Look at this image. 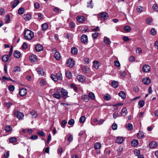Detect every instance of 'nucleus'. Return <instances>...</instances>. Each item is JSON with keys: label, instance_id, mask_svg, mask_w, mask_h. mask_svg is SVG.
<instances>
[{"label": "nucleus", "instance_id": "1", "mask_svg": "<svg viewBox=\"0 0 158 158\" xmlns=\"http://www.w3.org/2000/svg\"><path fill=\"white\" fill-rule=\"evenodd\" d=\"M24 37L26 39L30 40L34 37L33 32L29 30H26L24 32Z\"/></svg>", "mask_w": 158, "mask_h": 158}, {"label": "nucleus", "instance_id": "2", "mask_svg": "<svg viewBox=\"0 0 158 158\" xmlns=\"http://www.w3.org/2000/svg\"><path fill=\"white\" fill-rule=\"evenodd\" d=\"M98 17L101 20H104L108 18L109 15L107 13L103 12L99 15Z\"/></svg>", "mask_w": 158, "mask_h": 158}, {"label": "nucleus", "instance_id": "3", "mask_svg": "<svg viewBox=\"0 0 158 158\" xmlns=\"http://www.w3.org/2000/svg\"><path fill=\"white\" fill-rule=\"evenodd\" d=\"M60 90L59 89H57L52 94V95L54 98L57 99H60L61 98V95L60 94Z\"/></svg>", "mask_w": 158, "mask_h": 158}, {"label": "nucleus", "instance_id": "4", "mask_svg": "<svg viewBox=\"0 0 158 158\" xmlns=\"http://www.w3.org/2000/svg\"><path fill=\"white\" fill-rule=\"evenodd\" d=\"M67 65L70 68L73 67L74 65V62L73 59H69L67 61Z\"/></svg>", "mask_w": 158, "mask_h": 158}, {"label": "nucleus", "instance_id": "5", "mask_svg": "<svg viewBox=\"0 0 158 158\" xmlns=\"http://www.w3.org/2000/svg\"><path fill=\"white\" fill-rule=\"evenodd\" d=\"M19 93L21 96H24L27 93V89L24 88H23L19 90Z\"/></svg>", "mask_w": 158, "mask_h": 158}, {"label": "nucleus", "instance_id": "6", "mask_svg": "<svg viewBox=\"0 0 158 158\" xmlns=\"http://www.w3.org/2000/svg\"><path fill=\"white\" fill-rule=\"evenodd\" d=\"M150 66L148 64H145L143 65L142 67V69L144 72L148 73L150 71Z\"/></svg>", "mask_w": 158, "mask_h": 158}, {"label": "nucleus", "instance_id": "7", "mask_svg": "<svg viewBox=\"0 0 158 158\" xmlns=\"http://www.w3.org/2000/svg\"><path fill=\"white\" fill-rule=\"evenodd\" d=\"M81 40L83 43H86L88 42V37L87 35L85 34L82 35L81 37Z\"/></svg>", "mask_w": 158, "mask_h": 158}, {"label": "nucleus", "instance_id": "8", "mask_svg": "<svg viewBox=\"0 0 158 158\" xmlns=\"http://www.w3.org/2000/svg\"><path fill=\"white\" fill-rule=\"evenodd\" d=\"M19 3V0H14L11 2V7L12 8H15Z\"/></svg>", "mask_w": 158, "mask_h": 158}, {"label": "nucleus", "instance_id": "9", "mask_svg": "<svg viewBox=\"0 0 158 158\" xmlns=\"http://www.w3.org/2000/svg\"><path fill=\"white\" fill-rule=\"evenodd\" d=\"M124 140V139L123 137H118L115 140L116 143L119 144L122 143L123 141Z\"/></svg>", "mask_w": 158, "mask_h": 158}, {"label": "nucleus", "instance_id": "10", "mask_svg": "<svg viewBox=\"0 0 158 158\" xmlns=\"http://www.w3.org/2000/svg\"><path fill=\"white\" fill-rule=\"evenodd\" d=\"M29 60L31 62H35L37 60V57L35 55H31L29 57Z\"/></svg>", "mask_w": 158, "mask_h": 158}, {"label": "nucleus", "instance_id": "11", "mask_svg": "<svg viewBox=\"0 0 158 158\" xmlns=\"http://www.w3.org/2000/svg\"><path fill=\"white\" fill-rule=\"evenodd\" d=\"M15 114L16 115L17 118H18L19 119H22L24 117V115L23 113L20 112H16Z\"/></svg>", "mask_w": 158, "mask_h": 158}, {"label": "nucleus", "instance_id": "12", "mask_svg": "<svg viewBox=\"0 0 158 158\" xmlns=\"http://www.w3.org/2000/svg\"><path fill=\"white\" fill-rule=\"evenodd\" d=\"M34 16L35 17L39 20L41 19L43 17V15L40 13H35L34 14Z\"/></svg>", "mask_w": 158, "mask_h": 158}, {"label": "nucleus", "instance_id": "13", "mask_svg": "<svg viewBox=\"0 0 158 158\" xmlns=\"http://www.w3.org/2000/svg\"><path fill=\"white\" fill-rule=\"evenodd\" d=\"M77 78L79 81L81 82H84L85 80V77L82 75H79L77 76Z\"/></svg>", "mask_w": 158, "mask_h": 158}, {"label": "nucleus", "instance_id": "14", "mask_svg": "<svg viewBox=\"0 0 158 158\" xmlns=\"http://www.w3.org/2000/svg\"><path fill=\"white\" fill-rule=\"evenodd\" d=\"M142 82L145 85H148L151 82V80L149 77L144 78L142 80Z\"/></svg>", "mask_w": 158, "mask_h": 158}, {"label": "nucleus", "instance_id": "15", "mask_svg": "<svg viewBox=\"0 0 158 158\" xmlns=\"http://www.w3.org/2000/svg\"><path fill=\"white\" fill-rule=\"evenodd\" d=\"M149 146L151 148H154L157 147V143L154 141H152L149 143Z\"/></svg>", "mask_w": 158, "mask_h": 158}, {"label": "nucleus", "instance_id": "16", "mask_svg": "<svg viewBox=\"0 0 158 158\" xmlns=\"http://www.w3.org/2000/svg\"><path fill=\"white\" fill-rule=\"evenodd\" d=\"M77 21L80 23H83L85 20V18L83 16H79L77 18Z\"/></svg>", "mask_w": 158, "mask_h": 158}, {"label": "nucleus", "instance_id": "17", "mask_svg": "<svg viewBox=\"0 0 158 158\" xmlns=\"http://www.w3.org/2000/svg\"><path fill=\"white\" fill-rule=\"evenodd\" d=\"M9 56L7 55H3L2 58V61L4 62H7L9 60Z\"/></svg>", "mask_w": 158, "mask_h": 158}, {"label": "nucleus", "instance_id": "18", "mask_svg": "<svg viewBox=\"0 0 158 158\" xmlns=\"http://www.w3.org/2000/svg\"><path fill=\"white\" fill-rule=\"evenodd\" d=\"M37 72L39 74L43 75L44 74V72L43 71V69L41 68H38L36 69Z\"/></svg>", "mask_w": 158, "mask_h": 158}, {"label": "nucleus", "instance_id": "19", "mask_svg": "<svg viewBox=\"0 0 158 158\" xmlns=\"http://www.w3.org/2000/svg\"><path fill=\"white\" fill-rule=\"evenodd\" d=\"M14 55L15 57L19 58L20 56L21 53L19 51H15L14 52Z\"/></svg>", "mask_w": 158, "mask_h": 158}, {"label": "nucleus", "instance_id": "20", "mask_svg": "<svg viewBox=\"0 0 158 158\" xmlns=\"http://www.w3.org/2000/svg\"><path fill=\"white\" fill-rule=\"evenodd\" d=\"M5 130L6 132H11L12 130L11 127L10 125H8L5 128Z\"/></svg>", "mask_w": 158, "mask_h": 158}, {"label": "nucleus", "instance_id": "21", "mask_svg": "<svg viewBox=\"0 0 158 158\" xmlns=\"http://www.w3.org/2000/svg\"><path fill=\"white\" fill-rule=\"evenodd\" d=\"M35 49L36 51L40 52L43 50V48L41 45L38 44L35 46Z\"/></svg>", "mask_w": 158, "mask_h": 158}, {"label": "nucleus", "instance_id": "22", "mask_svg": "<svg viewBox=\"0 0 158 158\" xmlns=\"http://www.w3.org/2000/svg\"><path fill=\"white\" fill-rule=\"evenodd\" d=\"M137 137L139 139L143 138L144 137L143 133L142 132L139 131L137 134Z\"/></svg>", "mask_w": 158, "mask_h": 158}, {"label": "nucleus", "instance_id": "23", "mask_svg": "<svg viewBox=\"0 0 158 158\" xmlns=\"http://www.w3.org/2000/svg\"><path fill=\"white\" fill-rule=\"evenodd\" d=\"M127 110L126 107L122 109L121 111V114L122 116H124L127 114Z\"/></svg>", "mask_w": 158, "mask_h": 158}, {"label": "nucleus", "instance_id": "24", "mask_svg": "<svg viewBox=\"0 0 158 158\" xmlns=\"http://www.w3.org/2000/svg\"><path fill=\"white\" fill-rule=\"evenodd\" d=\"M24 19L26 20H29L31 19V16L30 14H27L23 16Z\"/></svg>", "mask_w": 158, "mask_h": 158}, {"label": "nucleus", "instance_id": "25", "mask_svg": "<svg viewBox=\"0 0 158 158\" xmlns=\"http://www.w3.org/2000/svg\"><path fill=\"white\" fill-rule=\"evenodd\" d=\"M138 141L136 139H133L131 142V145L134 147L136 146L138 144Z\"/></svg>", "mask_w": 158, "mask_h": 158}, {"label": "nucleus", "instance_id": "26", "mask_svg": "<svg viewBox=\"0 0 158 158\" xmlns=\"http://www.w3.org/2000/svg\"><path fill=\"white\" fill-rule=\"evenodd\" d=\"M56 78L57 79V81L59 80H61L62 79V74L60 73H57L56 75Z\"/></svg>", "mask_w": 158, "mask_h": 158}, {"label": "nucleus", "instance_id": "27", "mask_svg": "<svg viewBox=\"0 0 158 158\" xmlns=\"http://www.w3.org/2000/svg\"><path fill=\"white\" fill-rule=\"evenodd\" d=\"M104 42L106 45H108L110 44L111 42L109 38L106 37H105L104 38Z\"/></svg>", "mask_w": 158, "mask_h": 158}, {"label": "nucleus", "instance_id": "28", "mask_svg": "<svg viewBox=\"0 0 158 158\" xmlns=\"http://www.w3.org/2000/svg\"><path fill=\"white\" fill-rule=\"evenodd\" d=\"M112 85L114 88H117L118 85V82L115 81H113L112 82Z\"/></svg>", "mask_w": 158, "mask_h": 158}, {"label": "nucleus", "instance_id": "29", "mask_svg": "<svg viewBox=\"0 0 158 158\" xmlns=\"http://www.w3.org/2000/svg\"><path fill=\"white\" fill-rule=\"evenodd\" d=\"M93 65L94 67L96 69H98L100 65V63L98 61H94L93 62Z\"/></svg>", "mask_w": 158, "mask_h": 158}, {"label": "nucleus", "instance_id": "30", "mask_svg": "<svg viewBox=\"0 0 158 158\" xmlns=\"http://www.w3.org/2000/svg\"><path fill=\"white\" fill-rule=\"evenodd\" d=\"M54 57L57 60L60 59V55L58 52H56L54 54Z\"/></svg>", "mask_w": 158, "mask_h": 158}, {"label": "nucleus", "instance_id": "31", "mask_svg": "<svg viewBox=\"0 0 158 158\" xmlns=\"http://www.w3.org/2000/svg\"><path fill=\"white\" fill-rule=\"evenodd\" d=\"M88 96L89 98H90L92 100H94L95 99L94 94L93 93L91 92L88 94Z\"/></svg>", "mask_w": 158, "mask_h": 158}, {"label": "nucleus", "instance_id": "32", "mask_svg": "<svg viewBox=\"0 0 158 158\" xmlns=\"http://www.w3.org/2000/svg\"><path fill=\"white\" fill-rule=\"evenodd\" d=\"M119 96L121 97L123 99H124L126 97V95L125 93L123 91H120L118 93Z\"/></svg>", "mask_w": 158, "mask_h": 158}, {"label": "nucleus", "instance_id": "33", "mask_svg": "<svg viewBox=\"0 0 158 158\" xmlns=\"http://www.w3.org/2000/svg\"><path fill=\"white\" fill-rule=\"evenodd\" d=\"M77 49L76 48H73L71 49V52L72 54L75 55L77 53Z\"/></svg>", "mask_w": 158, "mask_h": 158}, {"label": "nucleus", "instance_id": "34", "mask_svg": "<svg viewBox=\"0 0 158 158\" xmlns=\"http://www.w3.org/2000/svg\"><path fill=\"white\" fill-rule=\"evenodd\" d=\"M30 114L31 115L33 118H36L37 116V112L35 111H32L30 112Z\"/></svg>", "mask_w": 158, "mask_h": 158}, {"label": "nucleus", "instance_id": "35", "mask_svg": "<svg viewBox=\"0 0 158 158\" xmlns=\"http://www.w3.org/2000/svg\"><path fill=\"white\" fill-rule=\"evenodd\" d=\"M101 147V145L98 142L96 143L94 145V148L95 149H98L100 148Z\"/></svg>", "mask_w": 158, "mask_h": 158}, {"label": "nucleus", "instance_id": "36", "mask_svg": "<svg viewBox=\"0 0 158 158\" xmlns=\"http://www.w3.org/2000/svg\"><path fill=\"white\" fill-rule=\"evenodd\" d=\"M82 99L84 101L87 102L89 101V99L88 96L86 95H83L82 96Z\"/></svg>", "mask_w": 158, "mask_h": 158}, {"label": "nucleus", "instance_id": "37", "mask_svg": "<svg viewBox=\"0 0 158 158\" xmlns=\"http://www.w3.org/2000/svg\"><path fill=\"white\" fill-rule=\"evenodd\" d=\"M5 20L6 23H9L10 22V17L9 15H6L5 18Z\"/></svg>", "mask_w": 158, "mask_h": 158}, {"label": "nucleus", "instance_id": "38", "mask_svg": "<svg viewBox=\"0 0 158 158\" xmlns=\"http://www.w3.org/2000/svg\"><path fill=\"white\" fill-rule=\"evenodd\" d=\"M9 141L11 143H14L17 141V139L15 137H12L9 138Z\"/></svg>", "mask_w": 158, "mask_h": 158}, {"label": "nucleus", "instance_id": "39", "mask_svg": "<svg viewBox=\"0 0 158 158\" xmlns=\"http://www.w3.org/2000/svg\"><path fill=\"white\" fill-rule=\"evenodd\" d=\"M60 92L61 93L62 95L64 96H67L68 94V92L66 90L64 89H62L60 90Z\"/></svg>", "mask_w": 158, "mask_h": 158}, {"label": "nucleus", "instance_id": "40", "mask_svg": "<svg viewBox=\"0 0 158 158\" xmlns=\"http://www.w3.org/2000/svg\"><path fill=\"white\" fill-rule=\"evenodd\" d=\"M133 127L132 124L130 123H128L127 125L126 126V127L127 130L129 131L131 130L132 129Z\"/></svg>", "mask_w": 158, "mask_h": 158}, {"label": "nucleus", "instance_id": "41", "mask_svg": "<svg viewBox=\"0 0 158 158\" xmlns=\"http://www.w3.org/2000/svg\"><path fill=\"white\" fill-rule=\"evenodd\" d=\"M143 7L141 6H138L137 7V11L138 12L141 13L143 11Z\"/></svg>", "mask_w": 158, "mask_h": 158}, {"label": "nucleus", "instance_id": "42", "mask_svg": "<svg viewBox=\"0 0 158 158\" xmlns=\"http://www.w3.org/2000/svg\"><path fill=\"white\" fill-rule=\"evenodd\" d=\"M82 69L83 72L85 73H88V71L89 70L88 67L86 66H84L82 67Z\"/></svg>", "mask_w": 158, "mask_h": 158}, {"label": "nucleus", "instance_id": "43", "mask_svg": "<svg viewBox=\"0 0 158 158\" xmlns=\"http://www.w3.org/2000/svg\"><path fill=\"white\" fill-rule=\"evenodd\" d=\"M103 98L105 100L108 101L110 99L111 97L109 94H106L104 96Z\"/></svg>", "mask_w": 158, "mask_h": 158}, {"label": "nucleus", "instance_id": "44", "mask_svg": "<svg viewBox=\"0 0 158 158\" xmlns=\"http://www.w3.org/2000/svg\"><path fill=\"white\" fill-rule=\"evenodd\" d=\"M131 27L128 26H126L124 27V30L126 32H129L131 30Z\"/></svg>", "mask_w": 158, "mask_h": 158}, {"label": "nucleus", "instance_id": "45", "mask_svg": "<svg viewBox=\"0 0 158 158\" xmlns=\"http://www.w3.org/2000/svg\"><path fill=\"white\" fill-rule=\"evenodd\" d=\"M65 74L67 78L70 79L71 77L72 74L70 71H67L65 73Z\"/></svg>", "mask_w": 158, "mask_h": 158}, {"label": "nucleus", "instance_id": "46", "mask_svg": "<svg viewBox=\"0 0 158 158\" xmlns=\"http://www.w3.org/2000/svg\"><path fill=\"white\" fill-rule=\"evenodd\" d=\"M42 30L44 31L46 30L48 27V25L47 23H45L42 25Z\"/></svg>", "mask_w": 158, "mask_h": 158}, {"label": "nucleus", "instance_id": "47", "mask_svg": "<svg viewBox=\"0 0 158 158\" xmlns=\"http://www.w3.org/2000/svg\"><path fill=\"white\" fill-rule=\"evenodd\" d=\"M145 104L143 100H140L138 104L140 107H142Z\"/></svg>", "mask_w": 158, "mask_h": 158}, {"label": "nucleus", "instance_id": "48", "mask_svg": "<svg viewBox=\"0 0 158 158\" xmlns=\"http://www.w3.org/2000/svg\"><path fill=\"white\" fill-rule=\"evenodd\" d=\"M24 11V9L23 8H19L18 10V14L19 15H21L23 13Z\"/></svg>", "mask_w": 158, "mask_h": 158}, {"label": "nucleus", "instance_id": "49", "mask_svg": "<svg viewBox=\"0 0 158 158\" xmlns=\"http://www.w3.org/2000/svg\"><path fill=\"white\" fill-rule=\"evenodd\" d=\"M20 68L18 66H17L16 67H15L14 68V71L15 72L17 73L20 72Z\"/></svg>", "mask_w": 158, "mask_h": 158}, {"label": "nucleus", "instance_id": "50", "mask_svg": "<svg viewBox=\"0 0 158 158\" xmlns=\"http://www.w3.org/2000/svg\"><path fill=\"white\" fill-rule=\"evenodd\" d=\"M85 120V117L84 116H81L79 119V122L81 123H84Z\"/></svg>", "mask_w": 158, "mask_h": 158}, {"label": "nucleus", "instance_id": "51", "mask_svg": "<svg viewBox=\"0 0 158 158\" xmlns=\"http://www.w3.org/2000/svg\"><path fill=\"white\" fill-rule=\"evenodd\" d=\"M46 84L45 81L44 79H41L40 81V85L41 86H44Z\"/></svg>", "mask_w": 158, "mask_h": 158}, {"label": "nucleus", "instance_id": "52", "mask_svg": "<svg viewBox=\"0 0 158 158\" xmlns=\"http://www.w3.org/2000/svg\"><path fill=\"white\" fill-rule=\"evenodd\" d=\"M119 73L121 76L124 77L126 75V73L124 71H121L119 72Z\"/></svg>", "mask_w": 158, "mask_h": 158}, {"label": "nucleus", "instance_id": "53", "mask_svg": "<svg viewBox=\"0 0 158 158\" xmlns=\"http://www.w3.org/2000/svg\"><path fill=\"white\" fill-rule=\"evenodd\" d=\"M37 133L38 135L41 136H44L45 135V134L43 131H39Z\"/></svg>", "mask_w": 158, "mask_h": 158}, {"label": "nucleus", "instance_id": "54", "mask_svg": "<svg viewBox=\"0 0 158 158\" xmlns=\"http://www.w3.org/2000/svg\"><path fill=\"white\" fill-rule=\"evenodd\" d=\"M51 78L55 82H57V79L56 78V76L55 75L53 74H52L51 75Z\"/></svg>", "mask_w": 158, "mask_h": 158}, {"label": "nucleus", "instance_id": "55", "mask_svg": "<svg viewBox=\"0 0 158 158\" xmlns=\"http://www.w3.org/2000/svg\"><path fill=\"white\" fill-rule=\"evenodd\" d=\"M5 106L7 108H9L12 105V103L9 102L7 103H5Z\"/></svg>", "mask_w": 158, "mask_h": 158}, {"label": "nucleus", "instance_id": "56", "mask_svg": "<svg viewBox=\"0 0 158 158\" xmlns=\"http://www.w3.org/2000/svg\"><path fill=\"white\" fill-rule=\"evenodd\" d=\"M135 154L136 156H139L140 155V151L139 149H135L134 151Z\"/></svg>", "mask_w": 158, "mask_h": 158}, {"label": "nucleus", "instance_id": "57", "mask_svg": "<svg viewBox=\"0 0 158 158\" xmlns=\"http://www.w3.org/2000/svg\"><path fill=\"white\" fill-rule=\"evenodd\" d=\"M8 89L10 91H13L15 89V87L13 85H10L8 86Z\"/></svg>", "mask_w": 158, "mask_h": 158}, {"label": "nucleus", "instance_id": "58", "mask_svg": "<svg viewBox=\"0 0 158 158\" xmlns=\"http://www.w3.org/2000/svg\"><path fill=\"white\" fill-rule=\"evenodd\" d=\"M152 9L154 10L155 11H158V6L156 4H154L152 6Z\"/></svg>", "mask_w": 158, "mask_h": 158}, {"label": "nucleus", "instance_id": "59", "mask_svg": "<svg viewBox=\"0 0 158 158\" xmlns=\"http://www.w3.org/2000/svg\"><path fill=\"white\" fill-rule=\"evenodd\" d=\"M67 123V122L65 120H63L61 122V126L64 128Z\"/></svg>", "mask_w": 158, "mask_h": 158}, {"label": "nucleus", "instance_id": "60", "mask_svg": "<svg viewBox=\"0 0 158 158\" xmlns=\"http://www.w3.org/2000/svg\"><path fill=\"white\" fill-rule=\"evenodd\" d=\"M151 34L153 35H155L156 33V31L154 28H152L150 31Z\"/></svg>", "mask_w": 158, "mask_h": 158}, {"label": "nucleus", "instance_id": "61", "mask_svg": "<svg viewBox=\"0 0 158 158\" xmlns=\"http://www.w3.org/2000/svg\"><path fill=\"white\" fill-rule=\"evenodd\" d=\"M74 121L73 119H71L69 120L68 122V123L70 125H73L74 123Z\"/></svg>", "mask_w": 158, "mask_h": 158}, {"label": "nucleus", "instance_id": "62", "mask_svg": "<svg viewBox=\"0 0 158 158\" xmlns=\"http://www.w3.org/2000/svg\"><path fill=\"white\" fill-rule=\"evenodd\" d=\"M98 35V32H95L92 34V36L94 39H96Z\"/></svg>", "mask_w": 158, "mask_h": 158}, {"label": "nucleus", "instance_id": "63", "mask_svg": "<svg viewBox=\"0 0 158 158\" xmlns=\"http://www.w3.org/2000/svg\"><path fill=\"white\" fill-rule=\"evenodd\" d=\"M152 18H148L146 19V22L147 24H150L152 22Z\"/></svg>", "mask_w": 158, "mask_h": 158}, {"label": "nucleus", "instance_id": "64", "mask_svg": "<svg viewBox=\"0 0 158 158\" xmlns=\"http://www.w3.org/2000/svg\"><path fill=\"white\" fill-rule=\"evenodd\" d=\"M9 156V151L5 152L4 153V156L5 158H8Z\"/></svg>", "mask_w": 158, "mask_h": 158}]
</instances>
